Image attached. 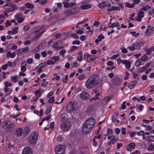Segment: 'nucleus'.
I'll list each match as a JSON object with an SVG mask.
<instances>
[{
    "mask_svg": "<svg viewBox=\"0 0 154 154\" xmlns=\"http://www.w3.org/2000/svg\"><path fill=\"white\" fill-rule=\"evenodd\" d=\"M137 15L138 17L142 18L144 17V13L142 11H139L137 12Z\"/></svg>",
    "mask_w": 154,
    "mask_h": 154,
    "instance_id": "nucleus-30",
    "label": "nucleus"
},
{
    "mask_svg": "<svg viewBox=\"0 0 154 154\" xmlns=\"http://www.w3.org/2000/svg\"><path fill=\"white\" fill-rule=\"evenodd\" d=\"M129 73L127 71L125 72V75L124 78L125 80H126L129 79L128 76L129 75Z\"/></svg>",
    "mask_w": 154,
    "mask_h": 154,
    "instance_id": "nucleus-61",
    "label": "nucleus"
},
{
    "mask_svg": "<svg viewBox=\"0 0 154 154\" xmlns=\"http://www.w3.org/2000/svg\"><path fill=\"white\" fill-rule=\"evenodd\" d=\"M136 146V144L134 143H129L127 147V149L129 151H131Z\"/></svg>",
    "mask_w": 154,
    "mask_h": 154,
    "instance_id": "nucleus-16",
    "label": "nucleus"
},
{
    "mask_svg": "<svg viewBox=\"0 0 154 154\" xmlns=\"http://www.w3.org/2000/svg\"><path fill=\"white\" fill-rule=\"evenodd\" d=\"M52 47L56 49H61L63 47L62 42L61 41H60L54 42L52 45Z\"/></svg>",
    "mask_w": 154,
    "mask_h": 154,
    "instance_id": "nucleus-8",
    "label": "nucleus"
},
{
    "mask_svg": "<svg viewBox=\"0 0 154 154\" xmlns=\"http://www.w3.org/2000/svg\"><path fill=\"white\" fill-rule=\"evenodd\" d=\"M141 62L140 59H138L137 60L135 66L137 67H139L141 64Z\"/></svg>",
    "mask_w": 154,
    "mask_h": 154,
    "instance_id": "nucleus-43",
    "label": "nucleus"
},
{
    "mask_svg": "<svg viewBox=\"0 0 154 154\" xmlns=\"http://www.w3.org/2000/svg\"><path fill=\"white\" fill-rule=\"evenodd\" d=\"M15 56L16 53L14 52H13L11 53V51H8L6 54V57L8 58L10 57L13 58L15 57Z\"/></svg>",
    "mask_w": 154,
    "mask_h": 154,
    "instance_id": "nucleus-18",
    "label": "nucleus"
},
{
    "mask_svg": "<svg viewBox=\"0 0 154 154\" xmlns=\"http://www.w3.org/2000/svg\"><path fill=\"white\" fill-rule=\"evenodd\" d=\"M81 43L80 42L79 40H75L73 41L72 44L73 45H79Z\"/></svg>",
    "mask_w": 154,
    "mask_h": 154,
    "instance_id": "nucleus-49",
    "label": "nucleus"
},
{
    "mask_svg": "<svg viewBox=\"0 0 154 154\" xmlns=\"http://www.w3.org/2000/svg\"><path fill=\"white\" fill-rule=\"evenodd\" d=\"M19 29V27H13L12 28V31H13L14 34H16L18 33V29Z\"/></svg>",
    "mask_w": 154,
    "mask_h": 154,
    "instance_id": "nucleus-35",
    "label": "nucleus"
},
{
    "mask_svg": "<svg viewBox=\"0 0 154 154\" xmlns=\"http://www.w3.org/2000/svg\"><path fill=\"white\" fill-rule=\"evenodd\" d=\"M54 122H51L50 124V127L51 130H53L54 129Z\"/></svg>",
    "mask_w": 154,
    "mask_h": 154,
    "instance_id": "nucleus-64",
    "label": "nucleus"
},
{
    "mask_svg": "<svg viewBox=\"0 0 154 154\" xmlns=\"http://www.w3.org/2000/svg\"><path fill=\"white\" fill-rule=\"evenodd\" d=\"M23 128H20L16 129V131L14 132V134L17 137H20L23 135Z\"/></svg>",
    "mask_w": 154,
    "mask_h": 154,
    "instance_id": "nucleus-9",
    "label": "nucleus"
},
{
    "mask_svg": "<svg viewBox=\"0 0 154 154\" xmlns=\"http://www.w3.org/2000/svg\"><path fill=\"white\" fill-rule=\"evenodd\" d=\"M146 97L144 96H143L140 97L139 98H138L137 101L138 102H140L141 100L143 101L145 100Z\"/></svg>",
    "mask_w": 154,
    "mask_h": 154,
    "instance_id": "nucleus-51",
    "label": "nucleus"
},
{
    "mask_svg": "<svg viewBox=\"0 0 154 154\" xmlns=\"http://www.w3.org/2000/svg\"><path fill=\"white\" fill-rule=\"evenodd\" d=\"M154 148V146L152 144L149 145L148 147L147 150L148 151H151Z\"/></svg>",
    "mask_w": 154,
    "mask_h": 154,
    "instance_id": "nucleus-52",
    "label": "nucleus"
},
{
    "mask_svg": "<svg viewBox=\"0 0 154 154\" xmlns=\"http://www.w3.org/2000/svg\"><path fill=\"white\" fill-rule=\"evenodd\" d=\"M137 84V81H133L129 83L128 86L130 89L133 88Z\"/></svg>",
    "mask_w": 154,
    "mask_h": 154,
    "instance_id": "nucleus-17",
    "label": "nucleus"
},
{
    "mask_svg": "<svg viewBox=\"0 0 154 154\" xmlns=\"http://www.w3.org/2000/svg\"><path fill=\"white\" fill-rule=\"evenodd\" d=\"M17 77L18 75L12 76L11 77V81L13 82H17L18 81Z\"/></svg>",
    "mask_w": 154,
    "mask_h": 154,
    "instance_id": "nucleus-29",
    "label": "nucleus"
},
{
    "mask_svg": "<svg viewBox=\"0 0 154 154\" xmlns=\"http://www.w3.org/2000/svg\"><path fill=\"white\" fill-rule=\"evenodd\" d=\"M54 100L55 97H52L49 99L48 101L50 103H53L54 102Z\"/></svg>",
    "mask_w": 154,
    "mask_h": 154,
    "instance_id": "nucleus-47",
    "label": "nucleus"
},
{
    "mask_svg": "<svg viewBox=\"0 0 154 154\" xmlns=\"http://www.w3.org/2000/svg\"><path fill=\"white\" fill-rule=\"evenodd\" d=\"M25 6L26 8H28L32 9L34 7L33 4L28 2L26 3Z\"/></svg>",
    "mask_w": 154,
    "mask_h": 154,
    "instance_id": "nucleus-24",
    "label": "nucleus"
},
{
    "mask_svg": "<svg viewBox=\"0 0 154 154\" xmlns=\"http://www.w3.org/2000/svg\"><path fill=\"white\" fill-rule=\"evenodd\" d=\"M66 147L63 145H57L55 149L56 154H63L66 150Z\"/></svg>",
    "mask_w": 154,
    "mask_h": 154,
    "instance_id": "nucleus-5",
    "label": "nucleus"
},
{
    "mask_svg": "<svg viewBox=\"0 0 154 154\" xmlns=\"http://www.w3.org/2000/svg\"><path fill=\"white\" fill-rule=\"evenodd\" d=\"M14 6H16L15 5L11 3H7L4 5V6L6 7L8 6V7H12Z\"/></svg>",
    "mask_w": 154,
    "mask_h": 154,
    "instance_id": "nucleus-41",
    "label": "nucleus"
},
{
    "mask_svg": "<svg viewBox=\"0 0 154 154\" xmlns=\"http://www.w3.org/2000/svg\"><path fill=\"white\" fill-rule=\"evenodd\" d=\"M45 31L42 29H38L34 31L32 33V40L33 41H36L37 39L40 37L42 34L45 32Z\"/></svg>",
    "mask_w": 154,
    "mask_h": 154,
    "instance_id": "nucleus-4",
    "label": "nucleus"
},
{
    "mask_svg": "<svg viewBox=\"0 0 154 154\" xmlns=\"http://www.w3.org/2000/svg\"><path fill=\"white\" fill-rule=\"evenodd\" d=\"M120 129L118 128H116L115 129V132L116 134L117 135L119 134L120 132Z\"/></svg>",
    "mask_w": 154,
    "mask_h": 154,
    "instance_id": "nucleus-62",
    "label": "nucleus"
},
{
    "mask_svg": "<svg viewBox=\"0 0 154 154\" xmlns=\"http://www.w3.org/2000/svg\"><path fill=\"white\" fill-rule=\"evenodd\" d=\"M97 38L99 39L100 42H101L102 40L105 38V37L103 35L101 34L98 36Z\"/></svg>",
    "mask_w": 154,
    "mask_h": 154,
    "instance_id": "nucleus-38",
    "label": "nucleus"
},
{
    "mask_svg": "<svg viewBox=\"0 0 154 154\" xmlns=\"http://www.w3.org/2000/svg\"><path fill=\"white\" fill-rule=\"evenodd\" d=\"M21 49L22 50L23 54H25L29 50V49L27 47L22 48H21Z\"/></svg>",
    "mask_w": 154,
    "mask_h": 154,
    "instance_id": "nucleus-40",
    "label": "nucleus"
},
{
    "mask_svg": "<svg viewBox=\"0 0 154 154\" xmlns=\"http://www.w3.org/2000/svg\"><path fill=\"white\" fill-rule=\"evenodd\" d=\"M30 27L29 25H27L24 26L23 29L25 31H27L29 29Z\"/></svg>",
    "mask_w": 154,
    "mask_h": 154,
    "instance_id": "nucleus-48",
    "label": "nucleus"
},
{
    "mask_svg": "<svg viewBox=\"0 0 154 154\" xmlns=\"http://www.w3.org/2000/svg\"><path fill=\"white\" fill-rule=\"evenodd\" d=\"M151 7L146 5V6H143L141 8V10H143L146 11L147 9H149Z\"/></svg>",
    "mask_w": 154,
    "mask_h": 154,
    "instance_id": "nucleus-37",
    "label": "nucleus"
},
{
    "mask_svg": "<svg viewBox=\"0 0 154 154\" xmlns=\"http://www.w3.org/2000/svg\"><path fill=\"white\" fill-rule=\"evenodd\" d=\"M85 75L83 74H82L79 76L78 77V79L80 80H82L85 78Z\"/></svg>",
    "mask_w": 154,
    "mask_h": 154,
    "instance_id": "nucleus-60",
    "label": "nucleus"
},
{
    "mask_svg": "<svg viewBox=\"0 0 154 154\" xmlns=\"http://www.w3.org/2000/svg\"><path fill=\"white\" fill-rule=\"evenodd\" d=\"M42 93H40V89H39L38 90H36L35 91V96H38V97H39V95H40V97Z\"/></svg>",
    "mask_w": 154,
    "mask_h": 154,
    "instance_id": "nucleus-39",
    "label": "nucleus"
},
{
    "mask_svg": "<svg viewBox=\"0 0 154 154\" xmlns=\"http://www.w3.org/2000/svg\"><path fill=\"white\" fill-rule=\"evenodd\" d=\"M80 96L81 99L83 100L88 99L90 97L89 94L85 91L82 92L80 94Z\"/></svg>",
    "mask_w": 154,
    "mask_h": 154,
    "instance_id": "nucleus-11",
    "label": "nucleus"
},
{
    "mask_svg": "<svg viewBox=\"0 0 154 154\" xmlns=\"http://www.w3.org/2000/svg\"><path fill=\"white\" fill-rule=\"evenodd\" d=\"M111 7L112 11H115L117 10H120V8L118 6H112Z\"/></svg>",
    "mask_w": 154,
    "mask_h": 154,
    "instance_id": "nucleus-59",
    "label": "nucleus"
},
{
    "mask_svg": "<svg viewBox=\"0 0 154 154\" xmlns=\"http://www.w3.org/2000/svg\"><path fill=\"white\" fill-rule=\"evenodd\" d=\"M77 107V104L75 103L73 101H70L68 103L66 106V109L70 112L75 111Z\"/></svg>",
    "mask_w": 154,
    "mask_h": 154,
    "instance_id": "nucleus-6",
    "label": "nucleus"
},
{
    "mask_svg": "<svg viewBox=\"0 0 154 154\" xmlns=\"http://www.w3.org/2000/svg\"><path fill=\"white\" fill-rule=\"evenodd\" d=\"M125 4L126 7L129 8H132L134 6V4H131L128 2H125Z\"/></svg>",
    "mask_w": 154,
    "mask_h": 154,
    "instance_id": "nucleus-33",
    "label": "nucleus"
},
{
    "mask_svg": "<svg viewBox=\"0 0 154 154\" xmlns=\"http://www.w3.org/2000/svg\"><path fill=\"white\" fill-rule=\"evenodd\" d=\"M65 14L66 17L71 16L73 15L71 9H67L65 11Z\"/></svg>",
    "mask_w": 154,
    "mask_h": 154,
    "instance_id": "nucleus-23",
    "label": "nucleus"
},
{
    "mask_svg": "<svg viewBox=\"0 0 154 154\" xmlns=\"http://www.w3.org/2000/svg\"><path fill=\"white\" fill-rule=\"evenodd\" d=\"M107 132L109 135H112L113 134L112 130L110 128H108L107 130Z\"/></svg>",
    "mask_w": 154,
    "mask_h": 154,
    "instance_id": "nucleus-46",
    "label": "nucleus"
},
{
    "mask_svg": "<svg viewBox=\"0 0 154 154\" xmlns=\"http://www.w3.org/2000/svg\"><path fill=\"white\" fill-rule=\"evenodd\" d=\"M83 54L81 52H79V55L77 57V60L78 61L80 62L82 60Z\"/></svg>",
    "mask_w": 154,
    "mask_h": 154,
    "instance_id": "nucleus-26",
    "label": "nucleus"
},
{
    "mask_svg": "<svg viewBox=\"0 0 154 154\" xmlns=\"http://www.w3.org/2000/svg\"><path fill=\"white\" fill-rule=\"evenodd\" d=\"M152 29V27L150 26H148V28L146 29L145 33L146 35H149L151 32V30Z\"/></svg>",
    "mask_w": 154,
    "mask_h": 154,
    "instance_id": "nucleus-28",
    "label": "nucleus"
},
{
    "mask_svg": "<svg viewBox=\"0 0 154 154\" xmlns=\"http://www.w3.org/2000/svg\"><path fill=\"white\" fill-rule=\"evenodd\" d=\"M107 2L103 1L100 3L98 5L99 8H103L106 5V3Z\"/></svg>",
    "mask_w": 154,
    "mask_h": 154,
    "instance_id": "nucleus-25",
    "label": "nucleus"
},
{
    "mask_svg": "<svg viewBox=\"0 0 154 154\" xmlns=\"http://www.w3.org/2000/svg\"><path fill=\"white\" fill-rule=\"evenodd\" d=\"M55 62L53 61H51V60H48L47 61V63H46V65H53L54 64Z\"/></svg>",
    "mask_w": 154,
    "mask_h": 154,
    "instance_id": "nucleus-57",
    "label": "nucleus"
},
{
    "mask_svg": "<svg viewBox=\"0 0 154 154\" xmlns=\"http://www.w3.org/2000/svg\"><path fill=\"white\" fill-rule=\"evenodd\" d=\"M26 63L28 64L32 63L33 62V60L32 58H29L26 60Z\"/></svg>",
    "mask_w": 154,
    "mask_h": 154,
    "instance_id": "nucleus-58",
    "label": "nucleus"
},
{
    "mask_svg": "<svg viewBox=\"0 0 154 154\" xmlns=\"http://www.w3.org/2000/svg\"><path fill=\"white\" fill-rule=\"evenodd\" d=\"M38 134L37 131L32 132L28 139V143L32 145L35 144L38 140Z\"/></svg>",
    "mask_w": 154,
    "mask_h": 154,
    "instance_id": "nucleus-3",
    "label": "nucleus"
},
{
    "mask_svg": "<svg viewBox=\"0 0 154 154\" xmlns=\"http://www.w3.org/2000/svg\"><path fill=\"white\" fill-rule=\"evenodd\" d=\"M145 50L146 52V54L148 55H150L152 51V50L150 48H146L145 49Z\"/></svg>",
    "mask_w": 154,
    "mask_h": 154,
    "instance_id": "nucleus-34",
    "label": "nucleus"
},
{
    "mask_svg": "<svg viewBox=\"0 0 154 154\" xmlns=\"http://www.w3.org/2000/svg\"><path fill=\"white\" fill-rule=\"evenodd\" d=\"M71 9L73 15L79 13L80 11V9L79 7H75Z\"/></svg>",
    "mask_w": 154,
    "mask_h": 154,
    "instance_id": "nucleus-14",
    "label": "nucleus"
},
{
    "mask_svg": "<svg viewBox=\"0 0 154 154\" xmlns=\"http://www.w3.org/2000/svg\"><path fill=\"white\" fill-rule=\"evenodd\" d=\"M66 52V51L65 49H63L60 50L59 52V54L62 55L63 57L64 56V54Z\"/></svg>",
    "mask_w": 154,
    "mask_h": 154,
    "instance_id": "nucleus-45",
    "label": "nucleus"
},
{
    "mask_svg": "<svg viewBox=\"0 0 154 154\" xmlns=\"http://www.w3.org/2000/svg\"><path fill=\"white\" fill-rule=\"evenodd\" d=\"M22 16V14L21 13H19L15 15V18L16 20L20 18Z\"/></svg>",
    "mask_w": 154,
    "mask_h": 154,
    "instance_id": "nucleus-32",
    "label": "nucleus"
},
{
    "mask_svg": "<svg viewBox=\"0 0 154 154\" xmlns=\"http://www.w3.org/2000/svg\"><path fill=\"white\" fill-rule=\"evenodd\" d=\"M91 5L89 4H85L80 6L81 8L83 10H86L91 8Z\"/></svg>",
    "mask_w": 154,
    "mask_h": 154,
    "instance_id": "nucleus-21",
    "label": "nucleus"
},
{
    "mask_svg": "<svg viewBox=\"0 0 154 154\" xmlns=\"http://www.w3.org/2000/svg\"><path fill=\"white\" fill-rule=\"evenodd\" d=\"M78 66V63L76 61L75 62L71 64V68L77 67Z\"/></svg>",
    "mask_w": 154,
    "mask_h": 154,
    "instance_id": "nucleus-44",
    "label": "nucleus"
},
{
    "mask_svg": "<svg viewBox=\"0 0 154 154\" xmlns=\"http://www.w3.org/2000/svg\"><path fill=\"white\" fill-rule=\"evenodd\" d=\"M98 82L97 78L95 76H92L88 79L85 83L86 87L88 89H91L96 85Z\"/></svg>",
    "mask_w": 154,
    "mask_h": 154,
    "instance_id": "nucleus-2",
    "label": "nucleus"
},
{
    "mask_svg": "<svg viewBox=\"0 0 154 154\" xmlns=\"http://www.w3.org/2000/svg\"><path fill=\"white\" fill-rule=\"evenodd\" d=\"M122 82V79L119 77H116L113 79V84L116 85H121Z\"/></svg>",
    "mask_w": 154,
    "mask_h": 154,
    "instance_id": "nucleus-12",
    "label": "nucleus"
},
{
    "mask_svg": "<svg viewBox=\"0 0 154 154\" xmlns=\"http://www.w3.org/2000/svg\"><path fill=\"white\" fill-rule=\"evenodd\" d=\"M71 125V123L69 122H64L61 124L60 126L61 129L63 131L68 130Z\"/></svg>",
    "mask_w": 154,
    "mask_h": 154,
    "instance_id": "nucleus-7",
    "label": "nucleus"
},
{
    "mask_svg": "<svg viewBox=\"0 0 154 154\" xmlns=\"http://www.w3.org/2000/svg\"><path fill=\"white\" fill-rule=\"evenodd\" d=\"M71 36L74 38L75 39H78L79 38V37L77 36L76 34L75 33H72L71 34Z\"/></svg>",
    "mask_w": 154,
    "mask_h": 154,
    "instance_id": "nucleus-54",
    "label": "nucleus"
},
{
    "mask_svg": "<svg viewBox=\"0 0 154 154\" xmlns=\"http://www.w3.org/2000/svg\"><path fill=\"white\" fill-rule=\"evenodd\" d=\"M117 27L118 28H117V29L119 30L120 29V28L119 27L120 26V24L118 23H113L112 24L110 25H109L108 26V28H113L114 27Z\"/></svg>",
    "mask_w": 154,
    "mask_h": 154,
    "instance_id": "nucleus-22",
    "label": "nucleus"
},
{
    "mask_svg": "<svg viewBox=\"0 0 154 154\" xmlns=\"http://www.w3.org/2000/svg\"><path fill=\"white\" fill-rule=\"evenodd\" d=\"M135 50H138L141 49L140 44L138 42H134L132 44Z\"/></svg>",
    "mask_w": 154,
    "mask_h": 154,
    "instance_id": "nucleus-19",
    "label": "nucleus"
},
{
    "mask_svg": "<svg viewBox=\"0 0 154 154\" xmlns=\"http://www.w3.org/2000/svg\"><path fill=\"white\" fill-rule=\"evenodd\" d=\"M48 0H41L39 2L40 4L43 5L48 2Z\"/></svg>",
    "mask_w": 154,
    "mask_h": 154,
    "instance_id": "nucleus-55",
    "label": "nucleus"
},
{
    "mask_svg": "<svg viewBox=\"0 0 154 154\" xmlns=\"http://www.w3.org/2000/svg\"><path fill=\"white\" fill-rule=\"evenodd\" d=\"M114 65V63L111 61H109L107 63V65L108 66H113Z\"/></svg>",
    "mask_w": 154,
    "mask_h": 154,
    "instance_id": "nucleus-63",
    "label": "nucleus"
},
{
    "mask_svg": "<svg viewBox=\"0 0 154 154\" xmlns=\"http://www.w3.org/2000/svg\"><path fill=\"white\" fill-rule=\"evenodd\" d=\"M68 79V75H66L64 78H63L62 81L64 83H66Z\"/></svg>",
    "mask_w": 154,
    "mask_h": 154,
    "instance_id": "nucleus-56",
    "label": "nucleus"
},
{
    "mask_svg": "<svg viewBox=\"0 0 154 154\" xmlns=\"http://www.w3.org/2000/svg\"><path fill=\"white\" fill-rule=\"evenodd\" d=\"M15 52L18 55H21L23 54V52L21 48L19 49L16 50L15 51Z\"/></svg>",
    "mask_w": 154,
    "mask_h": 154,
    "instance_id": "nucleus-36",
    "label": "nucleus"
},
{
    "mask_svg": "<svg viewBox=\"0 0 154 154\" xmlns=\"http://www.w3.org/2000/svg\"><path fill=\"white\" fill-rule=\"evenodd\" d=\"M148 57L146 55H142L141 57V60L143 61H146L147 60Z\"/></svg>",
    "mask_w": 154,
    "mask_h": 154,
    "instance_id": "nucleus-42",
    "label": "nucleus"
},
{
    "mask_svg": "<svg viewBox=\"0 0 154 154\" xmlns=\"http://www.w3.org/2000/svg\"><path fill=\"white\" fill-rule=\"evenodd\" d=\"M78 47L76 46H73L70 49V51L72 52L73 51L77 49Z\"/></svg>",
    "mask_w": 154,
    "mask_h": 154,
    "instance_id": "nucleus-53",
    "label": "nucleus"
},
{
    "mask_svg": "<svg viewBox=\"0 0 154 154\" xmlns=\"http://www.w3.org/2000/svg\"><path fill=\"white\" fill-rule=\"evenodd\" d=\"M22 154H32V151L31 148L28 146L25 147L23 149Z\"/></svg>",
    "mask_w": 154,
    "mask_h": 154,
    "instance_id": "nucleus-13",
    "label": "nucleus"
},
{
    "mask_svg": "<svg viewBox=\"0 0 154 154\" xmlns=\"http://www.w3.org/2000/svg\"><path fill=\"white\" fill-rule=\"evenodd\" d=\"M46 62H44L42 63H40L38 66H37L35 68V69H37L38 67H40L42 69L44 68L46 66Z\"/></svg>",
    "mask_w": 154,
    "mask_h": 154,
    "instance_id": "nucleus-27",
    "label": "nucleus"
},
{
    "mask_svg": "<svg viewBox=\"0 0 154 154\" xmlns=\"http://www.w3.org/2000/svg\"><path fill=\"white\" fill-rule=\"evenodd\" d=\"M51 59L52 60L54 61V62H55L58 61L60 59V57L59 56H54L51 57Z\"/></svg>",
    "mask_w": 154,
    "mask_h": 154,
    "instance_id": "nucleus-31",
    "label": "nucleus"
},
{
    "mask_svg": "<svg viewBox=\"0 0 154 154\" xmlns=\"http://www.w3.org/2000/svg\"><path fill=\"white\" fill-rule=\"evenodd\" d=\"M96 122V120L93 118H91L88 119L85 121V123L83 124L82 132L86 134L89 133L92 131Z\"/></svg>",
    "mask_w": 154,
    "mask_h": 154,
    "instance_id": "nucleus-1",
    "label": "nucleus"
},
{
    "mask_svg": "<svg viewBox=\"0 0 154 154\" xmlns=\"http://www.w3.org/2000/svg\"><path fill=\"white\" fill-rule=\"evenodd\" d=\"M46 44V42H42L41 43L38 45L39 47L41 48L43 46L45 45Z\"/></svg>",
    "mask_w": 154,
    "mask_h": 154,
    "instance_id": "nucleus-50",
    "label": "nucleus"
},
{
    "mask_svg": "<svg viewBox=\"0 0 154 154\" xmlns=\"http://www.w3.org/2000/svg\"><path fill=\"white\" fill-rule=\"evenodd\" d=\"M86 55L87 58L86 61L88 63L94 60L97 58L96 56L94 55H91L88 53L86 54Z\"/></svg>",
    "mask_w": 154,
    "mask_h": 154,
    "instance_id": "nucleus-10",
    "label": "nucleus"
},
{
    "mask_svg": "<svg viewBox=\"0 0 154 154\" xmlns=\"http://www.w3.org/2000/svg\"><path fill=\"white\" fill-rule=\"evenodd\" d=\"M123 64H124L127 69H129L131 66V63L128 60H124Z\"/></svg>",
    "mask_w": 154,
    "mask_h": 154,
    "instance_id": "nucleus-20",
    "label": "nucleus"
},
{
    "mask_svg": "<svg viewBox=\"0 0 154 154\" xmlns=\"http://www.w3.org/2000/svg\"><path fill=\"white\" fill-rule=\"evenodd\" d=\"M18 8L17 6H14L12 7H8L5 9V11L7 13H9L14 10L17 9Z\"/></svg>",
    "mask_w": 154,
    "mask_h": 154,
    "instance_id": "nucleus-15",
    "label": "nucleus"
}]
</instances>
